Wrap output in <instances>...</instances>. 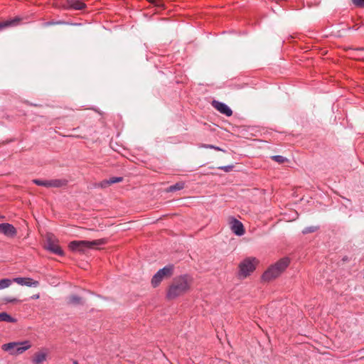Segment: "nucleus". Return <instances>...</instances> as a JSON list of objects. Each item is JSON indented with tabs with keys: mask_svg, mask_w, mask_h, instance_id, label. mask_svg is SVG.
<instances>
[{
	"mask_svg": "<svg viewBox=\"0 0 364 364\" xmlns=\"http://www.w3.org/2000/svg\"><path fill=\"white\" fill-rule=\"evenodd\" d=\"M68 303L73 305H78L82 303V299L77 295H71L68 298Z\"/></svg>",
	"mask_w": 364,
	"mask_h": 364,
	"instance_id": "nucleus-17",
	"label": "nucleus"
},
{
	"mask_svg": "<svg viewBox=\"0 0 364 364\" xmlns=\"http://www.w3.org/2000/svg\"><path fill=\"white\" fill-rule=\"evenodd\" d=\"M46 352H38L34 355L32 362L33 364H41L46 360Z\"/></svg>",
	"mask_w": 364,
	"mask_h": 364,
	"instance_id": "nucleus-13",
	"label": "nucleus"
},
{
	"mask_svg": "<svg viewBox=\"0 0 364 364\" xmlns=\"http://www.w3.org/2000/svg\"><path fill=\"white\" fill-rule=\"evenodd\" d=\"M4 300H5V301L9 302V303L15 302L17 301L16 299H11V298H6Z\"/></svg>",
	"mask_w": 364,
	"mask_h": 364,
	"instance_id": "nucleus-29",
	"label": "nucleus"
},
{
	"mask_svg": "<svg viewBox=\"0 0 364 364\" xmlns=\"http://www.w3.org/2000/svg\"><path fill=\"white\" fill-rule=\"evenodd\" d=\"M202 146L204 148H206V149H215L217 151H223V149H220V147L212 145V144H203Z\"/></svg>",
	"mask_w": 364,
	"mask_h": 364,
	"instance_id": "nucleus-26",
	"label": "nucleus"
},
{
	"mask_svg": "<svg viewBox=\"0 0 364 364\" xmlns=\"http://www.w3.org/2000/svg\"><path fill=\"white\" fill-rule=\"evenodd\" d=\"M1 229H2V223L0 224V233L1 232Z\"/></svg>",
	"mask_w": 364,
	"mask_h": 364,
	"instance_id": "nucleus-31",
	"label": "nucleus"
},
{
	"mask_svg": "<svg viewBox=\"0 0 364 364\" xmlns=\"http://www.w3.org/2000/svg\"><path fill=\"white\" fill-rule=\"evenodd\" d=\"M68 181L65 179H51L50 180V188H60L66 186Z\"/></svg>",
	"mask_w": 364,
	"mask_h": 364,
	"instance_id": "nucleus-15",
	"label": "nucleus"
},
{
	"mask_svg": "<svg viewBox=\"0 0 364 364\" xmlns=\"http://www.w3.org/2000/svg\"><path fill=\"white\" fill-rule=\"evenodd\" d=\"M46 249L55 255H63V251L61 250L60 247L58 244L55 243L53 240H51L50 238L48 239Z\"/></svg>",
	"mask_w": 364,
	"mask_h": 364,
	"instance_id": "nucleus-10",
	"label": "nucleus"
},
{
	"mask_svg": "<svg viewBox=\"0 0 364 364\" xmlns=\"http://www.w3.org/2000/svg\"><path fill=\"white\" fill-rule=\"evenodd\" d=\"M150 4L159 9H163L164 4L162 0H147Z\"/></svg>",
	"mask_w": 364,
	"mask_h": 364,
	"instance_id": "nucleus-22",
	"label": "nucleus"
},
{
	"mask_svg": "<svg viewBox=\"0 0 364 364\" xmlns=\"http://www.w3.org/2000/svg\"><path fill=\"white\" fill-rule=\"evenodd\" d=\"M212 105L215 109L227 117H230L232 114V109L223 102L213 100Z\"/></svg>",
	"mask_w": 364,
	"mask_h": 364,
	"instance_id": "nucleus-7",
	"label": "nucleus"
},
{
	"mask_svg": "<svg viewBox=\"0 0 364 364\" xmlns=\"http://www.w3.org/2000/svg\"><path fill=\"white\" fill-rule=\"evenodd\" d=\"M271 159L273 161L277 162L278 164H283L288 161V159L287 158H285L284 156H281V155L272 156H271Z\"/></svg>",
	"mask_w": 364,
	"mask_h": 364,
	"instance_id": "nucleus-21",
	"label": "nucleus"
},
{
	"mask_svg": "<svg viewBox=\"0 0 364 364\" xmlns=\"http://www.w3.org/2000/svg\"><path fill=\"white\" fill-rule=\"evenodd\" d=\"M318 230V227L316 226H310L306 227L302 230V233L306 235L311 232H314Z\"/></svg>",
	"mask_w": 364,
	"mask_h": 364,
	"instance_id": "nucleus-23",
	"label": "nucleus"
},
{
	"mask_svg": "<svg viewBox=\"0 0 364 364\" xmlns=\"http://www.w3.org/2000/svg\"><path fill=\"white\" fill-rule=\"evenodd\" d=\"M258 261L255 257H247L245 259L239 266L240 276L242 277H247L250 275L256 267Z\"/></svg>",
	"mask_w": 364,
	"mask_h": 364,
	"instance_id": "nucleus-5",
	"label": "nucleus"
},
{
	"mask_svg": "<svg viewBox=\"0 0 364 364\" xmlns=\"http://www.w3.org/2000/svg\"><path fill=\"white\" fill-rule=\"evenodd\" d=\"M190 285L191 279L188 275L175 278L167 290L166 298L168 300L176 299L185 294L189 289Z\"/></svg>",
	"mask_w": 364,
	"mask_h": 364,
	"instance_id": "nucleus-1",
	"label": "nucleus"
},
{
	"mask_svg": "<svg viewBox=\"0 0 364 364\" xmlns=\"http://www.w3.org/2000/svg\"><path fill=\"white\" fill-rule=\"evenodd\" d=\"M0 321H6L9 323H14L16 319L11 317L6 312H1L0 313Z\"/></svg>",
	"mask_w": 364,
	"mask_h": 364,
	"instance_id": "nucleus-18",
	"label": "nucleus"
},
{
	"mask_svg": "<svg viewBox=\"0 0 364 364\" xmlns=\"http://www.w3.org/2000/svg\"><path fill=\"white\" fill-rule=\"evenodd\" d=\"M33 182L37 186L50 188V180L33 179Z\"/></svg>",
	"mask_w": 364,
	"mask_h": 364,
	"instance_id": "nucleus-19",
	"label": "nucleus"
},
{
	"mask_svg": "<svg viewBox=\"0 0 364 364\" xmlns=\"http://www.w3.org/2000/svg\"><path fill=\"white\" fill-rule=\"evenodd\" d=\"M122 180H123L122 177H112L108 180L102 181V182H100L99 186L102 188H106L111 184L121 182V181H122Z\"/></svg>",
	"mask_w": 364,
	"mask_h": 364,
	"instance_id": "nucleus-14",
	"label": "nucleus"
},
{
	"mask_svg": "<svg viewBox=\"0 0 364 364\" xmlns=\"http://www.w3.org/2000/svg\"><path fill=\"white\" fill-rule=\"evenodd\" d=\"M66 6L71 9L82 10L86 7V4L80 0H67Z\"/></svg>",
	"mask_w": 364,
	"mask_h": 364,
	"instance_id": "nucleus-11",
	"label": "nucleus"
},
{
	"mask_svg": "<svg viewBox=\"0 0 364 364\" xmlns=\"http://www.w3.org/2000/svg\"><path fill=\"white\" fill-rule=\"evenodd\" d=\"M233 168H234L233 165H228V166H220L218 168L224 171L225 172H230L233 169Z\"/></svg>",
	"mask_w": 364,
	"mask_h": 364,
	"instance_id": "nucleus-25",
	"label": "nucleus"
},
{
	"mask_svg": "<svg viewBox=\"0 0 364 364\" xmlns=\"http://www.w3.org/2000/svg\"><path fill=\"white\" fill-rule=\"evenodd\" d=\"M185 187V183L183 182H178L172 186H170L167 188V192H174L176 191L182 190Z\"/></svg>",
	"mask_w": 364,
	"mask_h": 364,
	"instance_id": "nucleus-16",
	"label": "nucleus"
},
{
	"mask_svg": "<svg viewBox=\"0 0 364 364\" xmlns=\"http://www.w3.org/2000/svg\"><path fill=\"white\" fill-rule=\"evenodd\" d=\"M19 19L18 18H14L11 21H7L4 26H11V25H14L16 23V22L18 21Z\"/></svg>",
	"mask_w": 364,
	"mask_h": 364,
	"instance_id": "nucleus-28",
	"label": "nucleus"
},
{
	"mask_svg": "<svg viewBox=\"0 0 364 364\" xmlns=\"http://www.w3.org/2000/svg\"><path fill=\"white\" fill-rule=\"evenodd\" d=\"M173 266L168 265L165 266L162 269H160L152 277L151 279V285L154 287H158L161 281L165 277H171L173 274Z\"/></svg>",
	"mask_w": 364,
	"mask_h": 364,
	"instance_id": "nucleus-6",
	"label": "nucleus"
},
{
	"mask_svg": "<svg viewBox=\"0 0 364 364\" xmlns=\"http://www.w3.org/2000/svg\"><path fill=\"white\" fill-rule=\"evenodd\" d=\"M353 4L358 7H364V0H352Z\"/></svg>",
	"mask_w": 364,
	"mask_h": 364,
	"instance_id": "nucleus-27",
	"label": "nucleus"
},
{
	"mask_svg": "<svg viewBox=\"0 0 364 364\" xmlns=\"http://www.w3.org/2000/svg\"><path fill=\"white\" fill-rule=\"evenodd\" d=\"M232 231L238 236L244 235L245 230L242 223L237 219H233L231 225Z\"/></svg>",
	"mask_w": 364,
	"mask_h": 364,
	"instance_id": "nucleus-9",
	"label": "nucleus"
},
{
	"mask_svg": "<svg viewBox=\"0 0 364 364\" xmlns=\"http://www.w3.org/2000/svg\"><path fill=\"white\" fill-rule=\"evenodd\" d=\"M73 364H79V363H77V361L74 360V361H73Z\"/></svg>",
	"mask_w": 364,
	"mask_h": 364,
	"instance_id": "nucleus-32",
	"label": "nucleus"
},
{
	"mask_svg": "<svg viewBox=\"0 0 364 364\" xmlns=\"http://www.w3.org/2000/svg\"><path fill=\"white\" fill-rule=\"evenodd\" d=\"M39 298V294H35L32 296V299H38Z\"/></svg>",
	"mask_w": 364,
	"mask_h": 364,
	"instance_id": "nucleus-30",
	"label": "nucleus"
},
{
	"mask_svg": "<svg viewBox=\"0 0 364 364\" xmlns=\"http://www.w3.org/2000/svg\"><path fill=\"white\" fill-rule=\"evenodd\" d=\"M13 282L21 286L36 287L39 285L38 281L33 280L31 278L28 277H16L13 279Z\"/></svg>",
	"mask_w": 364,
	"mask_h": 364,
	"instance_id": "nucleus-8",
	"label": "nucleus"
},
{
	"mask_svg": "<svg viewBox=\"0 0 364 364\" xmlns=\"http://www.w3.org/2000/svg\"><path fill=\"white\" fill-rule=\"evenodd\" d=\"M12 282H13V280L10 279H1L0 280V289H3L9 287L11 284Z\"/></svg>",
	"mask_w": 364,
	"mask_h": 364,
	"instance_id": "nucleus-20",
	"label": "nucleus"
},
{
	"mask_svg": "<svg viewBox=\"0 0 364 364\" xmlns=\"http://www.w3.org/2000/svg\"><path fill=\"white\" fill-rule=\"evenodd\" d=\"M31 344L28 341L22 342H11L5 343L1 346V349L4 351L9 352L11 355H17L22 354L26 350L31 348Z\"/></svg>",
	"mask_w": 364,
	"mask_h": 364,
	"instance_id": "nucleus-4",
	"label": "nucleus"
},
{
	"mask_svg": "<svg viewBox=\"0 0 364 364\" xmlns=\"http://www.w3.org/2000/svg\"><path fill=\"white\" fill-rule=\"evenodd\" d=\"M67 23L65 22V21H47L46 23H44V26H52V25H63V24H66Z\"/></svg>",
	"mask_w": 364,
	"mask_h": 364,
	"instance_id": "nucleus-24",
	"label": "nucleus"
},
{
	"mask_svg": "<svg viewBox=\"0 0 364 364\" xmlns=\"http://www.w3.org/2000/svg\"><path fill=\"white\" fill-rule=\"evenodd\" d=\"M6 236L14 237L16 234V228L9 223H2L1 232Z\"/></svg>",
	"mask_w": 364,
	"mask_h": 364,
	"instance_id": "nucleus-12",
	"label": "nucleus"
},
{
	"mask_svg": "<svg viewBox=\"0 0 364 364\" xmlns=\"http://www.w3.org/2000/svg\"><path fill=\"white\" fill-rule=\"evenodd\" d=\"M289 260L284 257L279 259L275 264L271 265L262 274L264 281H270L279 277L289 266Z\"/></svg>",
	"mask_w": 364,
	"mask_h": 364,
	"instance_id": "nucleus-2",
	"label": "nucleus"
},
{
	"mask_svg": "<svg viewBox=\"0 0 364 364\" xmlns=\"http://www.w3.org/2000/svg\"><path fill=\"white\" fill-rule=\"evenodd\" d=\"M104 239L87 240H73L69 243V248L73 252H85L87 250L94 249L95 246L105 244Z\"/></svg>",
	"mask_w": 364,
	"mask_h": 364,
	"instance_id": "nucleus-3",
	"label": "nucleus"
}]
</instances>
